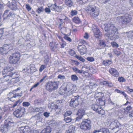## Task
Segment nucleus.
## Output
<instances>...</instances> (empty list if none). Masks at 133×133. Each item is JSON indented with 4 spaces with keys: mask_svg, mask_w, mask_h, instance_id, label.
I'll list each match as a JSON object with an SVG mask.
<instances>
[{
    "mask_svg": "<svg viewBox=\"0 0 133 133\" xmlns=\"http://www.w3.org/2000/svg\"><path fill=\"white\" fill-rule=\"evenodd\" d=\"M105 35L111 40H114L118 37V30L113 24L105 23L104 24Z\"/></svg>",
    "mask_w": 133,
    "mask_h": 133,
    "instance_id": "obj_1",
    "label": "nucleus"
},
{
    "mask_svg": "<svg viewBox=\"0 0 133 133\" xmlns=\"http://www.w3.org/2000/svg\"><path fill=\"white\" fill-rule=\"evenodd\" d=\"M13 69L12 67H5L3 71L1 73L2 75H5L3 76L4 79L6 81L9 80L10 77H14V75H16L14 71H13Z\"/></svg>",
    "mask_w": 133,
    "mask_h": 133,
    "instance_id": "obj_2",
    "label": "nucleus"
},
{
    "mask_svg": "<svg viewBox=\"0 0 133 133\" xmlns=\"http://www.w3.org/2000/svg\"><path fill=\"white\" fill-rule=\"evenodd\" d=\"M86 9L90 15L92 16L95 17L99 15V10L95 6L89 5L87 6Z\"/></svg>",
    "mask_w": 133,
    "mask_h": 133,
    "instance_id": "obj_3",
    "label": "nucleus"
},
{
    "mask_svg": "<svg viewBox=\"0 0 133 133\" xmlns=\"http://www.w3.org/2000/svg\"><path fill=\"white\" fill-rule=\"evenodd\" d=\"M59 82L49 81L45 85L46 89L49 92H52L57 89L58 87Z\"/></svg>",
    "mask_w": 133,
    "mask_h": 133,
    "instance_id": "obj_4",
    "label": "nucleus"
},
{
    "mask_svg": "<svg viewBox=\"0 0 133 133\" xmlns=\"http://www.w3.org/2000/svg\"><path fill=\"white\" fill-rule=\"evenodd\" d=\"M20 55L18 52H15L12 54L9 58L10 63L15 64L17 63L20 59Z\"/></svg>",
    "mask_w": 133,
    "mask_h": 133,
    "instance_id": "obj_5",
    "label": "nucleus"
},
{
    "mask_svg": "<svg viewBox=\"0 0 133 133\" xmlns=\"http://www.w3.org/2000/svg\"><path fill=\"white\" fill-rule=\"evenodd\" d=\"M131 18L130 15L128 14H126L121 16H118L117 17V20H119L122 24L129 23L130 22Z\"/></svg>",
    "mask_w": 133,
    "mask_h": 133,
    "instance_id": "obj_6",
    "label": "nucleus"
},
{
    "mask_svg": "<svg viewBox=\"0 0 133 133\" xmlns=\"http://www.w3.org/2000/svg\"><path fill=\"white\" fill-rule=\"evenodd\" d=\"M91 124L90 120L87 119L82 121L80 127L81 129L84 131H87L89 130L91 128Z\"/></svg>",
    "mask_w": 133,
    "mask_h": 133,
    "instance_id": "obj_7",
    "label": "nucleus"
},
{
    "mask_svg": "<svg viewBox=\"0 0 133 133\" xmlns=\"http://www.w3.org/2000/svg\"><path fill=\"white\" fill-rule=\"evenodd\" d=\"M110 126L112 127V129L115 132L119 131L122 128V125L117 121L112 122Z\"/></svg>",
    "mask_w": 133,
    "mask_h": 133,
    "instance_id": "obj_8",
    "label": "nucleus"
},
{
    "mask_svg": "<svg viewBox=\"0 0 133 133\" xmlns=\"http://www.w3.org/2000/svg\"><path fill=\"white\" fill-rule=\"evenodd\" d=\"M19 90V89L18 88L17 89L14 90L13 92H11L8 94V97L9 100L13 101L15 100L14 99L16 97L21 96V94H19L18 93V91Z\"/></svg>",
    "mask_w": 133,
    "mask_h": 133,
    "instance_id": "obj_9",
    "label": "nucleus"
},
{
    "mask_svg": "<svg viewBox=\"0 0 133 133\" xmlns=\"http://www.w3.org/2000/svg\"><path fill=\"white\" fill-rule=\"evenodd\" d=\"M81 101V98L79 96H76L71 99L70 105L72 107L75 108L79 105Z\"/></svg>",
    "mask_w": 133,
    "mask_h": 133,
    "instance_id": "obj_10",
    "label": "nucleus"
},
{
    "mask_svg": "<svg viewBox=\"0 0 133 133\" xmlns=\"http://www.w3.org/2000/svg\"><path fill=\"white\" fill-rule=\"evenodd\" d=\"M24 111L25 109L23 108L20 107L14 112L13 114L16 117H20L22 116Z\"/></svg>",
    "mask_w": 133,
    "mask_h": 133,
    "instance_id": "obj_11",
    "label": "nucleus"
},
{
    "mask_svg": "<svg viewBox=\"0 0 133 133\" xmlns=\"http://www.w3.org/2000/svg\"><path fill=\"white\" fill-rule=\"evenodd\" d=\"M92 109L94 111L97 112L98 114L102 115L104 114V111L103 110H102L101 107L97 104H93L91 106Z\"/></svg>",
    "mask_w": 133,
    "mask_h": 133,
    "instance_id": "obj_12",
    "label": "nucleus"
},
{
    "mask_svg": "<svg viewBox=\"0 0 133 133\" xmlns=\"http://www.w3.org/2000/svg\"><path fill=\"white\" fill-rule=\"evenodd\" d=\"M78 50L81 55L85 54L87 51L86 47L84 45H79L78 46Z\"/></svg>",
    "mask_w": 133,
    "mask_h": 133,
    "instance_id": "obj_13",
    "label": "nucleus"
},
{
    "mask_svg": "<svg viewBox=\"0 0 133 133\" xmlns=\"http://www.w3.org/2000/svg\"><path fill=\"white\" fill-rule=\"evenodd\" d=\"M92 30L94 33L95 36L97 38H99L100 31L98 29L96 25H93Z\"/></svg>",
    "mask_w": 133,
    "mask_h": 133,
    "instance_id": "obj_14",
    "label": "nucleus"
},
{
    "mask_svg": "<svg viewBox=\"0 0 133 133\" xmlns=\"http://www.w3.org/2000/svg\"><path fill=\"white\" fill-rule=\"evenodd\" d=\"M77 114L78 117L76 118V121H79L81 119L82 116L85 114V110L82 109H79L78 111Z\"/></svg>",
    "mask_w": 133,
    "mask_h": 133,
    "instance_id": "obj_15",
    "label": "nucleus"
},
{
    "mask_svg": "<svg viewBox=\"0 0 133 133\" xmlns=\"http://www.w3.org/2000/svg\"><path fill=\"white\" fill-rule=\"evenodd\" d=\"M109 72L114 77H117L119 76V74L117 70L114 68H112L109 70Z\"/></svg>",
    "mask_w": 133,
    "mask_h": 133,
    "instance_id": "obj_16",
    "label": "nucleus"
},
{
    "mask_svg": "<svg viewBox=\"0 0 133 133\" xmlns=\"http://www.w3.org/2000/svg\"><path fill=\"white\" fill-rule=\"evenodd\" d=\"M69 88H72L71 89V94L74 92V91H75L76 89V86L75 85H73L71 84H68L67 85L65 89H67L68 90H69Z\"/></svg>",
    "mask_w": 133,
    "mask_h": 133,
    "instance_id": "obj_17",
    "label": "nucleus"
},
{
    "mask_svg": "<svg viewBox=\"0 0 133 133\" xmlns=\"http://www.w3.org/2000/svg\"><path fill=\"white\" fill-rule=\"evenodd\" d=\"M102 132V133H110V132L108 129L103 128L99 130H95L93 132V133H96L97 132Z\"/></svg>",
    "mask_w": 133,
    "mask_h": 133,
    "instance_id": "obj_18",
    "label": "nucleus"
},
{
    "mask_svg": "<svg viewBox=\"0 0 133 133\" xmlns=\"http://www.w3.org/2000/svg\"><path fill=\"white\" fill-rule=\"evenodd\" d=\"M20 130L21 133H27L29 130V128L28 126H24L21 127L20 129Z\"/></svg>",
    "mask_w": 133,
    "mask_h": 133,
    "instance_id": "obj_19",
    "label": "nucleus"
},
{
    "mask_svg": "<svg viewBox=\"0 0 133 133\" xmlns=\"http://www.w3.org/2000/svg\"><path fill=\"white\" fill-rule=\"evenodd\" d=\"M55 43L54 42H50V46L51 48V50L53 51H55V49L57 48V44H55Z\"/></svg>",
    "mask_w": 133,
    "mask_h": 133,
    "instance_id": "obj_20",
    "label": "nucleus"
},
{
    "mask_svg": "<svg viewBox=\"0 0 133 133\" xmlns=\"http://www.w3.org/2000/svg\"><path fill=\"white\" fill-rule=\"evenodd\" d=\"M51 131V128L50 126H48L45 128L43 129L41 133H50Z\"/></svg>",
    "mask_w": 133,
    "mask_h": 133,
    "instance_id": "obj_21",
    "label": "nucleus"
},
{
    "mask_svg": "<svg viewBox=\"0 0 133 133\" xmlns=\"http://www.w3.org/2000/svg\"><path fill=\"white\" fill-rule=\"evenodd\" d=\"M105 100L104 99L99 98L97 101V102L98 103L99 105L100 106H102L104 105L105 104Z\"/></svg>",
    "mask_w": 133,
    "mask_h": 133,
    "instance_id": "obj_22",
    "label": "nucleus"
},
{
    "mask_svg": "<svg viewBox=\"0 0 133 133\" xmlns=\"http://www.w3.org/2000/svg\"><path fill=\"white\" fill-rule=\"evenodd\" d=\"M9 128L7 125L6 124L1 127V130L2 132L5 133L8 131Z\"/></svg>",
    "mask_w": 133,
    "mask_h": 133,
    "instance_id": "obj_23",
    "label": "nucleus"
},
{
    "mask_svg": "<svg viewBox=\"0 0 133 133\" xmlns=\"http://www.w3.org/2000/svg\"><path fill=\"white\" fill-rule=\"evenodd\" d=\"M56 5V3L55 4L49 3L48 4V7L53 11H55Z\"/></svg>",
    "mask_w": 133,
    "mask_h": 133,
    "instance_id": "obj_24",
    "label": "nucleus"
},
{
    "mask_svg": "<svg viewBox=\"0 0 133 133\" xmlns=\"http://www.w3.org/2000/svg\"><path fill=\"white\" fill-rule=\"evenodd\" d=\"M9 6L13 10H16L17 9V4L15 3H12L11 5Z\"/></svg>",
    "mask_w": 133,
    "mask_h": 133,
    "instance_id": "obj_25",
    "label": "nucleus"
},
{
    "mask_svg": "<svg viewBox=\"0 0 133 133\" xmlns=\"http://www.w3.org/2000/svg\"><path fill=\"white\" fill-rule=\"evenodd\" d=\"M23 72L26 74H29L31 71V70L29 67H28L27 68H24L23 70Z\"/></svg>",
    "mask_w": 133,
    "mask_h": 133,
    "instance_id": "obj_26",
    "label": "nucleus"
},
{
    "mask_svg": "<svg viewBox=\"0 0 133 133\" xmlns=\"http://www.w3.org/2000/svg\"><path fill=\"white\" fill-rule=\"evenodd\" d=\"M65 3L67 6L69 7L72 6L73 5V2L71 0H65Z\"/></svg>",
    "mask_w": 133,
    "mask_h": 133,
    "instance_id": "obj_27",
    "label": "nucleus"
},
{
    "mask_svg": "<svg viewBox=\"0 0 133 133\" xmlns=\"http://www.w3.org/2000/svg\"><path fill=\"white\" fill-rule=\"evenodd\" d=\"M75 130V128L72 125L70 126L67 133H74Z\"/></svg>",
    "mask_w": 133,
    "mask_h": 133,
    "instance_id": "obj_28",
    "label": "nucleus"
},
{
    "mask_svg": "<svg viewBox=\"0 0 133 133\" xmlns=\"http://www.w3.org/2000/svg\"><path fill=\"white\" fill-rule=\"evenodd\" d=\"M112 63V61L111 60H108L104 61L103 62V64L105 66H108L111 64Z\"/></svg>",
    "mask_w": 133,
    "mask_h": 133,
    "instance_id": "obj_29",
    "label": "nucleus"
},
{
    "mask_svg": "<svg viewBox=\"0 0 133 133\" xmlns=\"http://www.w3.org/2000/svg\"><path fill=\"white\" fill-rule=\"evenodd\" d=\"M11 46V45L10 44H4L3 46L4 49L5 50L6 52L8 50L10 49Z\"/></svg>",
    "mask_w": 133,
    "mask_h": 133,
    "instance_id": "obj_30",
    "label": "nucleus"
},
{
    "mask_svg": "<svg viewBox=\"0 0 133 133\" xmlns=\"http://www.w3.org/2000/svg\"><path fill=\"white\" fill-rule=\"evenodd\" d=\"M73 21L76 23H79L81 21L80 19L78 17H75L73 18Z\"/></svg>",
    "mask_w": 133,
    "mask_h": 133,
    "instance_id": "obj_31",
    "label": "nucleus"
},
{
    "mask_svg": "<svg viewBox=\"0 0 133 133\" xmlns=\"http://www.w3.org/2000/svg\"><path fill=\"white\" fill-rule=\"evenodd\" d=\"M104 96V94L101 92H96L95 94V97H99L102 96Z\"/></svg>",
    "mask_w": 133,
    "mask_h": 133,
    "instance_id": "obj_32",
    "label": "nucleus"
},
{
    "mask_svg": "<svg viewBox=\"0 0 133 133\" xmlns=\"http://www.w3.org/2000/svg\"><path fill=\"white\" fill-rule=\"evenodd\" d=\"M10 11L9 10H6L5 11L4 13V14L3 16L4 19H5L7 16H8L10 12Z\"/></svg>",
    "mask_w": 133,
    "mask_h": 133,
    "instance_id": "obj_33",
    "label": "nucleus"
},
{
    "mask_svg": "<svg viewBox=\"0 0 133 133\" xmlns=\"http://www.w3.org/2000/svg\"><path fill=\"white\" fill-rule=\"evenodd\" d=\"M63 9V7L60 6L56 5L55 11L57 12H60Z\"/></svg>",
    "mask_w": 133,
    "mask_h": 133,
    "instance_id": "obj_34",
    "label": "nucleus"
},
{
    "mask_svg": "<svg viewBox=\"0 0 133 133\" xmlns=\"http://www.w3.org/2000/svg\"><path fill=\"white\" fill-rule=\"evenodd\" d=\"M6 53L7 52L3 46L0 48V54H6Z\"/></svg>",
    "mask_w": 133,
    "mask_h": 133,
    "instance_id": "obj_35",
    "label": "nucleus"
},
{
    "mask_svg": "<svg viewBox=\"0 0 133 133\" xmlns=\"http://www.w3.org/2000/svg\"><path fill=\"white\" fill-rule=\"evenodd\" d=\"M71 79L73 81H77L78 79V77L75 75H72L71 76Z\"/></svg>",
    "mask_w": 133,
    "mask_h": 133,
    "instance_id": "obj_36",
    "label": "nucleus"
},
{
    "mask_svg": "<svg viewBox=\"0 0 133 133\" xmlns=\"http://www.w3.org/2000/svg\"><path fill=\"white\" fill-rule=\"evenodd\" d=\"M72 69L76 73H78V74H81L82 73V71L81 70L77 68H76L74 67L72 68Z\"/></svg>",
    "mask_w": 133,
    "mask_h": 133,
    "instance_id": "obj_37",
    "label": "nucleus"
},
{
    "mask_svg": "<svg viewBox=\"0 0 133 133\" xmlns=\"http://www.w3.org/2000/svg\"><path fill=\"white\" fill-rule=\"evenodd\" d=\"M14 16V13L12 12H10L7 16L6 19H10L11 17H13Z\"/></svg>",
    "mask_w": 133,
    "mask_h": 133,
    "instance_id": "obj_38",
    "label": "nucleus"
},
{
    "mask_svg": "<svg viewBox=\"0 0 133 133\" xmlns=\"http://www.w3.org/2000/svg\"><path fill=\"white\" fill-rule=\"evenodd\" d=\"M111 45L113 47L117 48L119 46L118 45L116 42H111Z\"/></svg>",
    "mask_w": 133,
    "mask_h": 133,
    "instance_id": "obj_39",
    "label": "nucleus"
},
{
    "mask_svg": "<svg viewBox=\"0 0 133 133\" xmlns=\"http://www.w3.org/2000/svg\"><path fill=\"white\" fill-rule=\"evenodd\" d=\"M72 114L71 111H67L64 114V115L65 117L67 116H69L70 115Z\"/></svg>",
    "mask_w": 133,
    "mask_h": 133,
    "instance_id": "obj_40",
    "label": "nucleus"
},
{
    "mask_svg": "<svg viewBox=\"0 0 133 133\" xmlns=\"http://www.w3.org/2000/svg\"><path fill=\"white\" fill-rule=\"evenodd\" d=\"M43 11V8L41 7L39 8L36 11V12L38 14H40L41 12H42Z\"/></svg>",
    "mask_w": 133,
    "mask_h": 133,
    "instance_id": "obj_41",
    "label": "nucleus"
},
{
    "mask_svg": "<svg viewBox=\"0 0 133 133\" xmlns=\"http://www.w3.org/2000/svg\"><path fill=\"white\" fill-rule=\"evenodd\" d=\"M75 57L77 58L82 62H84L85 61V59L81 56L76 55L75 56Z\"/></svg>",
    "mask_w": 133,
    "mask_h": 133,
    "instance_id": "obj_42",
    "label": "nucleus"
},
{
    "mask_svg": "<svg viewBox=\"0 0 133 133\" xmlns=\"http://www.w3.org/2000/svg\"><path fill=\"white\" fill-rule=\"evenodd\" d=\"M46 68V66L44 65H42L40 68L39 71L41 72H42L43 70Z\"/></svg>",
    "mask_w": 133,
    "mask_h": 133,
    "instance_id": "obj_43",
    "label": "nucleus"
},
{
    "mask_svg": "<svg viewBox=\"0 0 133 133\" xmlns=\"http://www.w3.org/2000/svg\"><path fill=\"white\" fill-rule=\"evenodd\" d=\"M118 80L121 82H125V79L123 77H122L118 78Z\"/></svg>",
    "mask_w": 133,
    "mask_h": 133,
    "instance_id": "obj_44",
    "label": "nucleus"
},
{
    "mask_svg": "<svg viewBox=\"0 0 133 133\" xmlns=\"http://www.w3.org/2000/svg\"><path fill=\"white\" fill-rule=\"evenodd\" d=\"M113 52L114 54H115L118 56L120 55L121 54V52H120L118 51L116 49L113 50Z\"/></svg>",
    "mask_w": 133,
    "mask_h": 133,
    "instance_id": "obj_45",
    "label": "nucleus"
},
{
    "mask_svg": "<svg viewBox=\"0 0 133 133\" xmlns=\"http://www.w3.org/2000/svg\"><path fill=\"white\" fill-rule=\"evenodd\" d=\"M77 13V11L75 10H72L70 12V14L72 16L76 15Z\"/></svg>",
    "mask_w": 133,
    "mask_h": 133,
    "instance_id": "obj_46",
    "label": "nucleus"
},
{
    "mask_svg": "<svg viewBox=\"0 0 133 133\" xmlns=\"http://www.w3.org/2000/svg\"><path fill=\"white\" fill-rule=\"evenodd\" d=\"M69 53L71 55L73 56L75 54V53L74 51L72 50H70L69 51Z\"/></svg>",
    "mask_w": 133,
    "mask_h": 133,
    "instance_id": "obj_47",
    "label": "nucleus"
},
{
    "mask_svg": "<svg viewBox=\"0 0 133 133\" xmlns=\"http://www.w3.org/2000/svg\"><path fill=\"white\" fill-rule=\"evenodd\" d=\"M23 105L25 107H27L30 105V103L28 102H24L22 103Z\"/></svg>",
    "mask_w": 133,
    "mask_h": 133,
    "instance_id": "obj_48",
    "label": "nucleus"
},
{
    "mask_svg": "<svg viewBox=\"0 0 133 133\" xmlns=\"http://www.w3.org/2000/svg\"><path fill=\"white\" fill-rule=\"evenodd\" d=\"M72 88H69V90H68L67 89H66V92L67 93V95H69L71 94V89H72Z\"/></svg>",
    "mask_w": 133,
    "mask_h": 133,
    "instance_id": "obj_49",
    "label": "nucleus"
},
{
    "mask_svg": "<svg viewBox=\"0 0 133 133\" xmlns=\"http://www.w3.org/2000/svg\"><path fill=\"white\" fill-rule=\"evenodd\" d=\"M64 120L66 123H69L71 121V120L70 118L67 117L66 118H65Z\"/></svg>",
    "mask_w": 133,
    "mask_h": 133,
    "instance_id": "obj_50",
    "label": "nucleus"
},
{
    "mask_svg": "<svg viewBox=\"0 0 133 133\" xmlns=\"http://www.w3.org/2000/svg\"><path fill=\"white\" fill-rule=\"evenodd\" d=\"M87 59L88 61L91 62H93L95 61L94 58L91 57H88L87 58Z\"/></svg>",
    "mask_w": 133,
    "mask_h": 133,
    "instance_id": "obj_51",
    "label": "nucleus"
},
{
    "mask_svg": "<svg viewBox=\"0 0 133 133\" xmlns=\"http://www.w3.org/2000/svg\"><path fill=\"white\" fill-rule=\"evenodd\" d=\"M128 37L129 38H131V37H132L133 35V32L132 31H129L127 34Z\"/></svg>",
    "mask_w": 133,
    "mask_h": 133,
    "instance_id": "obj_52",
    "label": "nucleus"
},
{
    "mask_svg": "<svg viewBox=\"0 0 133 133\" xmlns=\"http://www.w3.org/2000/svg\"><path fill=\"white\" fill-rule=\"evenodd\" d=\"M7 125L9 128H10V127L13 126L14 124V123L12 122H9L7 124H6Z\"/></svg>",
    "mask_w": 133,
    "mask_h": 133,
    "instance_id": "obj_53",
    "label": "nucleus"
},
{
    "mask_svg": "<svg viewBox=\"0 0 133 133\" xmlns=\"http://www.w3.org/2000/svg\"><path fill=\"white\" fill-rule=\"evenodd\" d=\"M58 78L61 79H65V77L64 76L62 75H59L57 77Z\"/></svg>",
    "mask_w": 133,
    "mask_h": 133,
    "instance_id": "obj_54",
    "label": "nucleus"
},
{
    "mask_svg": "<svg viewBox=\"0 0 133 133\" xmlns=\"http://www.w3.org/2000/svg\"><path fill=\"white\" fill-rule=\"evenodd\" d=\"M26 8L28 11H30L31 10V8L28 4H26Z\"/></svg>",
    "mask_w": 133,
    "mask_h": 133,
    "instance_id": "obj_55",
    "label": "nucleus"
},
{
    "mask_svg": "<svg viewBox=\"0 0 133 133\" xmlns=\"http://www.w3.org/2000/svg\"><path fill=\"white\" fill-rule=\"evenodd\" d=\"M126 90L128 92H133V90L132 89H131L129 88V87H126Z\"/></svg>",
    "mask_w": 133,
    "mask_h": 133,
    "instance_id": "obj_56",
    "label": "nucleus"
},
{
    "mask_svg": "<svg viewBox=\"0 0 133 133\" xmlns=\"http://www.w3.org/2000/svg\"><path fill=\"white\" fill-rule=\"evenodd\" d=\"M4 33V30L3 28H0V37H2V35Z\"/></svg>",
    "mask_w": 133,
    "mask_h": 133,
    "instance_id": "obj_57",
    "label": "nucleus"
},
{
    "mask_svg": "<svg viewBox=\"0 0 133 133\" xmlns=\"http://www.w3.org/2000/svg\"><path fill=\"white\" fill-rule=\"evenodd\" d=\"M131 106H128L125 109V111L128 112L129 111V110L131 109Z\"/></svg>",
    "mask_w": 133,
    "mask_h": 133,
    "instance_id": "obj_58",
    "label": "nucleus"
},
{
    "mask_svg": "<svg viewBox=\"0 0 133 133\" xmlns=\"http://www.w3.org/2000/svg\"><path fill=\"white\" fill-rule=\"evenodd\" d=\"M49 113L46 112L44 113L43 115L46 117H48L49 116Z\"/></svg>",
    "mask_w": 133,
    "mask_h": 133,
    "instance_id": "obj_59",
    "label": "nucleus"
},
{
    "mask_svg": "<svg viewBox=\"0 0 133 133\" xmlns=\"http://www.w3.org/2000/svg\"><path fill=\"white\" fill-rule=\"evenodd\" d=\"M64 39L67 40L69 42H71V39L68 36H65L64 37Z\"/></svg>",
    "mask_w": 133,
    "mask_h": 133,
    "instance_id": "obj_60",
    "label": "nucleus"
},
{
    "mask_svg": "<svg viewBox=\"0 0 133 133\" xmlns=\"http://www.w3.org/2000/svg\"><path fill=\"white\" fill-rule=\"evenodd\" d=\"M20 102V100H18V101H17L13 105V106H12V107L13 108H14L16 106H17V104L19 103Z\"/></svg>",
    "mask_w": 133,
    "mask_h": 133,
    "instance_id": "obj_61",
    "label": "nucleus"
},
{
    "mask_svg": "<svg viewBox=\"0 0 133 133\" xmlns=\"http://www.w3.org/2000/svg\"><path fill=\"white\" fill-rule=\"evenodd\" d=\"M47 8H46L45 9V12L46 13H50L51 12V10L50 9Z\"/></svg>",
    "mask_w": 133,
    "mask_h": 133,
    "instance_id": "obj_62",
    "label": "nucleus"
},
{
    "mask_svg": "<svg viewBox=\"0 0 133 133\" xmlns=\"http://www.w3.org/2000/svg\"><path fill=\"white\" fill-rule=\"evenodd\" d=\"M47 77V76H46V75L44 76L42 79H41L40 80L39 82L40 83L42 82L43 81H44L45 80V79Z\"/></svg>",
    "mask_w": 133,
    "mask_h": 133,
    "instance_id": "obj_63",
    "label": "nucleus"
},
{
    "mask_svg": "<svg viewBox=\"0 0 133 133\" xmlns=\"http://www.w3.org/2000/svg\"><path fill=\"white\" fill-rule=\"evenodd\" d=\"M129 116L131 118L133 117V111L130 112L129 113Z\"/></svg>",
    "mask_w": 133,
    "mask_h": 133,
    "instance_id": "obj_64",
    "label": "nucleus"
}]
</instances>
